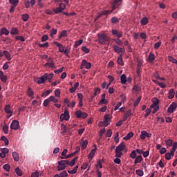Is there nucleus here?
<instances>
[{"label":"nucleus","instance_id":"nucleus-1","mask_svg":"<svg viewBox=\"0 0 177 177\" xmlns=\"http://www.w3.org/2000/svg\"><path fill=\"white\" fill-rule=\"evenodd\" d=\"M121 1L122 0H114L112 3H111V10H102L101 12H100V13H101V16H109V15H111L112 12H114V10H115V9H117V8H118V6H120V4H118V3L121 2Z\"/></svg>","mask_w":177,"mask_h":177},{"label":"nucleus","instance_id":"nucleus-2","mask_svg":"<svg viewBox=\"0 0 177 177\" xmlns=\"http://www.w3.org/2000/svg\"><path fill=\"white\" fill-rule=\"evenodd\" d=\"M98 42L101 44V45H106L107 42H110V37L107 36V35L104 33H98Z\"/></svg>","mask_w":177,"mask_h":177},{"label":"nucleus","instance_id":"nucleus-3","mask_svg":"<svg viewBox=\"0 0 177 177\" xmlns=\"http://www.w3.org/2000/svg\"><path fill=\"white\" fill-rule=\"evenodd\" d=\"M64 9H66V4L60 3L59 4V7L55 8V9H54L53 12L56 15H59V13L63 12V10H64Z\"/></svg>","mask_w":177,"mask_h":177},{"label":"nucleus","instance_id":"nucleus-4","mask_svg":"<svg viewBox=\"0 0 177 177\" xmlns=\"http://www.w3.org/2000/svg\"><path fill=\"white\" fill-rule=\"evenodd\" d=\"M60 120H62V121L64 120L65 121H68V120H70V112H68V110H67V109H65L64 113L61 114Z\"/></svg>","mask_w":177,"mask_h":177},{"label":"nucleus","instance_id":"nucleus-5","mask_svg":"<svg viewBox=\"0 0 177 177\" xmlns=\"http://www.w3.org/2000/svg\"><path fill=\"white\" fill-rule=\"evenodd\" d=\"M111 34L117 38H122V31H118L117 29H112Z\"/></svg>","mask_w":177,"mask_h":177},{"label":"nucleus","instance_id":"nucleus-6","mask_svg":"<svg viewBox=\"0 0 177 177\" xmlns=\"http://www.w3.org/2000/svg\"><path fill=\"white\" fill-rule=\"evenodd\" d=\"M113 48L116 53H125V48L124 47H120L117 45H114Z\"/></svg>","mask_w":177,"mask_h":177},{"label":"nucleus","instance_id":"nucleus-7","mask_svg":"<svg viewBox=\"0 0 177 177\" xmlns=\"http://www.w3.org/2000/svg\"><path fill=\"white\" fill-rule=\"evenodd\" d=\"M75 114L77 118H86V117H88V113L82 112L81 111H77L75 112Z\"/></svg>","mask_w":177,"mask_h":177},{"label":"nucleus","instance_id":"nucleus-8","mask_svg":"<svg viewBox=\"0 0 177 177\" xmlns=\"http://www.w3.org/2000/svg\"><path fill=\"white\" fill-rule=\"evenodd\" d=\"M19 121L18 120H13L10 124V129H14V130H17L19 127Z\"/></svg>","mask_w":177,"mask_h":177},{"label":"nucleus","instance_id":"nucleus-9","mask_svg":"<svg viewBox=\"0 0 177 177\" xmlns=\"http://www.w3.org/2000/svg\"><path fill=\"white\" fill-rule=\"evenodd\" d=\"M177 104L175 102H172L171 104L168 107L167 112L170 114L174 113V110H176Z\"/></svg>","mask_w":177,"mask_h":177},{"label":"nucleus","instance_id":"nucleus-10","mask_svg":"<svg viewBox=\"0 0 177 177\" xmlns=\"http://www.w3.org/2000/svg\"><path fill=\"white\" fill-rule=\"evenodd\" d=\"M146 138H151V133H149L146 131H141L140 138L142 140H145V139H146Z\"/></svg>","mask_w":177,"mask_h":177},{"label":"nucleus","instance_id":"nucleus-11","mask_svg":"<svg viewBox=\"0 0 177 177\" xmlns=\"http://www.w3.org/2000/svg\"><path fill=\"white\" fill-rule=\"evenodd\" d=\"M125 149H127V146L124 142H121L118 147H116L115 151L122 152Z\"/></svg>","mask_w":177,"mask_h":177},{"label":"nucleus","instance_id":"nucleus-12","mask_svg":"<svg viewBox=\"0 0 177 177\" xmlns=\"http://www.w3.org/2000/svg\"><path fill=\"white\" fill-rule=\"evenodd\" d=\"M132 115V110L129 109V111H127L124 115L122 121H127L128 120L129 117H131Z\"/></svg>","mask_w":177,"mask_h":177},{"label":"nucleus","instance_id":"nucleus-13","mask_svg":"<svg viewBox=\"0 0 177 177\" xmlns=\"http://www.w3.org/2000/svg\"><path fill=\"white\" fill-rule=\"evenodd\" d=\"M0 80L3 84L8 81V76L5 75L2 71H0Z\"/></svg>","mask_w":177,"mask_h":177},{"label":"nucleus","instance_id":"nucleus-14","mask_svg":"<svg viewBox=\"0 0 177 177\" xmlns=\"http://www.w3.org/2000/svg\"><path fill=\"white\" fill-rule=\"evenodd\" d=\"M44 77L46 81H48V82H52V78H53V73H45Z\"/></svg>","mask_w":177,"mask_h":177},{"label":"nucleus","instance_id":"nucleus-15","mask_svg":"<svg viewBox=\"0 0 177 177\" xmlns=\"http://www.w3.org/2000/svg\"><path fill=\"white\" fill-rule=\"evenodd\" d=\"M54 44H55L56 46H57L59 48V52H61V53H63L64 52V46H63L62 45V44H60L57 41H55Z\"/></svg>","mask_w":177,"mask_h":177},{"label":"nucleus","instance_id":"nucleus-16","mask_svg":"<svg viewBox=\"0 0 177 177\" xmlns=\"http://www.w3.org/2000/svg\"><path fill=\"white\" fill-rule=\"evenodd\" d=\"M3 55L5 56L6 59H7L8 61L12 60V55H10V53L8 50H3Z\"/></svg>","mask_w":177,"mask_h":177},{"label":"nucleus","instance_id":"nucleus-17","mask_svg":"<svg viewBox=\"0 0 177 177\" xmlns=\"http://www.w3.org/2000/svg\"><path fill=\"white\" fill-rule=\"evenodd\" d=\"M4 111L6 114H10V117H12V110H10V105L6 104L4 108Z\"/></svg>","mask_w":177,"mask_h":177},{"label":"nucleus","instance_id":"nucleus-18","mask_svg":"<svg viewBox=\"0 0 177 177\" xmlns=\"http://www.w3.org/2000/svg\"><path fill=\"white\" fill-rule=\"evenodd\" d=\"M66 165L64 163L61 162L60 161L58 162V166H57V171H64L66 169Z\"/></svg>","mask_w":177,"mask_h":177},{"label":"nucleus","instance_id":"nucleus-19","mask_svg":"<svg viewBox=\"0 0 177 177\" xmlns=\"http://www.w3.org/2000/svg\"><path fill=\"white\" fill-rule=\"evenodd\" d=\"M155 59H156V55H154V54H153V53H151V52L149 53V55L148 59H147L148 62L151 63V62H154Z\"/></svg>","mask_w":177,"mask_h":177},{"label":"nucleus","instance_id":"nucleus-20","mask_svg":"<svg viewBox=\"0 0 177 177\" xmlns=\"http://www.w3.org/2000/svg\"><path fill=\"white\" fill-rule=\"evenodd\" d=\"M46 82V80L45 79V75L41 76L40 77H38L37 84H45Z\"/></svg>","mask_w":177,"mask_h":177},{"label":"nucleus","instance_id":"nucleus-21","mask_svg":"<svg viewBox=\"0 0 177 177\" xmlns=\"http://www.w3.org/2000/svg\"><path fill=\"white\" fill-rule=\"evenodd\" d=\"M141 161H143V158L141 156V155L138 156L135 158L134 164H140Z\"/></svg>","mask_w":177,"mask_h":177},{"label":"nucleus","instance_id":"nucleus-22","mask_svg":"<svg viewBox=\"0 0 177 177\" xmlns=\"http://www.w3.org/2000/svg\"><path fill=\"white\" fill-rule=\"evenodd\" d=\"M11 35H19V28H12L10 30Z\"/></svg>","mask_w":177,"mask_h":177},{"label":"nucleus","instance_id":"nucleus-23","mask_svg":"<svg viewBox=\"0 0 177 177\" xmlns=\"http://www.w3.org/2000/svg\"><path fill=\"white\" fill-rule=\"evenodd\" d=\"M96 150H97V148L95 147L91 150L90 153L88 154V159H92L93 157H95V153H96Z\"/></svg>","mask_w":177,"mask_h":177},{"label":"nucleus","instance_id":"nucleus-24","mask_svg":"<svg viewBox=\"0 0 177 177\" xmlns=\"http://www.w3.org/2000/svg\"><path fill=\"white\" fill-rule=\"evenodd\" d=\"M175 97V91H174V88H171L169 91V99H174Z\"/></svg>","mask_w":177,"mask_h":177},{"label":"nucleus","instance_id":"nucleus-25","mask_svg":"<svg viewBox=\"0 0 177 177\" xmlns=\"http://www.w3.org/2000/svg\"><path fill=\"white\" fill-rule=\"evenodd\" d=\"M12 156L15 161H16L17 162H19V160H20V158L19 157V153H17V152L14 151L12 153Z\"/></svg>","mask_w":177,"mask_h":177},{"label":"nucleus","instance_id":"nucleus-26","mask_svg":"<svg viewBox=\"0 0 177 177\" xmlns=\"http://www.w3.org/2000/svg\"><path fill=\"white\" fill-rule=\"evenodd\" d=\"M121 84L123 85L127 84V75L125 74H122L120 77Z\"/></svg>","mask_w":177,"mask_h":177},{"label":"nucleus","instance_id":"nucleus-27","mask_svg":"<svg viewBox=\"0 0 177 177\" xmlns=\"http://www.w3.org/2000/svg\"><path fill=\"white\" fill-rule=\"evenodd\" d=\"M78 160V157H75L71 162H68V165L70 167H74L75 165V162Z\"/></svg>","mask_w":177,"mask_h":177},{"label":"nucleus","instance_id":"nucleus-28","mask_svg":"<svg viewBox=\"0 0 177 177\" xmlns=\"http://www.w3.org/2000/svg\"><path fill=\"white\" fill-rule=\"evenodd\" d=\"M140 23H141L142 26H146L149 23V19H147V17H143L141 19Z\"/></svg>","mask_w":177,"mask_h":177},{"label":"nucleus","instance_id":"nucleus-29","mask_svg":"<svg viewBox=\"0 0 177 177\" xmlns=\"http://www.w3.org/2000/svg\"><path fill=\"white\" fill-rule=\"evenodd\" d=\"M118 64L120 66H124V62L122 61V54H120L119 57H118Z\"/></svg>","mask_w":177,"mask_h":177},{"label":"nucleus","instance_id":"nucleus-30","mask_svg":"<svg viewBox=\"0 0 177 177\" xmlns=\"http://www.w3.org/2000/svg\"><path fill=\"white\" fill-rule=\"evenodd\" d=\"M133 136V132H129L126 136L123 138L124 140H129Z\"/></svg>","mask_w":177,"mask_h":177},{"label":"nucleus","instance_id":"nucleus-31","mask_svg":"<svg viewBox=\"0 0 177 177\" xmlns=\"http://www.w3.org/2000/svg\"><path fill=\"white\" fill-rule=\"evenodd\" d=\"M3 131L6 135L9 133V127H8V124L6 123H4V125L3 126Z\"/></svg>","mask_w":177,"mask_h":177},{"label":"nucleus","instance_id":"nucleus-32","mask_svg":"<svg viewBox=\"0 0 177 177\" xmlns=\"http://www.w3.org/2000/svg\"><path fill=\"white\" fill-rule=\"evenodd\" d=\"M1 31V35H9V30H8L6 28H2Z\"/></svg>","mask_w":177,"mask_h":177},{"label":"nucleus","instance_id":"nucleus-33","mask_svg":"<svg viewBox=\"0 0 177 177\" xmlns=\"http://www.w3.org/2000/svg\"><path fill=\"white\" fill-rule=\"evenodd\" d=\"M27 92H28V95L29 97H33L34 96V91H32V88L29 87L28 88Z\"/></svg>","mask_w":177,"mask_h":177},{"label":"nucleus","instance_id":"nucleus-34","mask_svg":"<svg viewBox=\"0 0 177 177\" xmlns=\"http://www.w3.org/2000/svg\"><path fill=\"white\" fill-rule=\"evenodd\" d=\"M88 146V141L86 140H84L82 142V145H81V147H82V150H85V149H86V147Z\"/></svg>","mask_w":177,"mask_h":177},{"label":"nucleus","instance_id":"nucleus-35","mask_svg":"<svg viewBox=\"0 0 177 177\" xmlns=\"http://www.w3.org/2000/svg\"><path fill=\"white\" fill-rule=\"evenodd\" d=\"M70 50H71V47L67 46L65 50H64V53L65 56H68V53H70Z\"/></svg>","mask_w":177,"mask_h":177},{"label":"nucleus","instance_id":"nucleus-36","mask_svg":"<svg viewBox=\"0 0 177 177\" xmlns=\"http://www.w3.org/2000/svg\"><path fill=\"white\" fill-rule=\"evenodd\" d=\"M50 102H53V103H58L59 100H57L55 96H50L48 97Z\"/></svg>","mask_w":177,"mask_h":177},{"label":"nucleus","instance_id":"nucleus-37","mask_svg":"<svg viewBox=\"0 0 177 177\" xmlns=\"http://www.w3.org/2000/svg\"><path fill=\"white\" fill-rule=\"evenodd\" d=\"M137 157V154H136V151L133 150L131 151V153H130V158H133V160H135Z\"/></svg>","mask_w":177,"mask_h":177},{"label":"nucleus","instance_id":"nucleus-38","mask_svg":"<svg viewBox=\"0 0 177 177\" xmlns=\"http://www.w3.org/2000/svg\"><path fill=\"white\" fill-rule=\"evenodd\" d=\"M140 100H142V97L141 96L138 97L136 99V100L134 102V103H133L134 107H136L138 106V104H139V103H140Z\"/></svg>","mask_w":177,"mask_h":177},{"label":"nucleus","instance_id":"nucleus-39","mask_svg":"<svg viewBox=\"0 0 177 177\" xmlns=\"http://www.w3.org/2000/svg\"><path fill=\"white\" fill-rule=\"evenodd\" d=\"M29 18H30V16L28 15V14H24L21 16V19L23 21H27V20H28Z\"/></svg>","mask_w":177,"mask_h":177},{"label":"nucleus","instance_id":"nucleus-40","mask_svg":"<svg viewBox=\"0 0 177 177\" xmlns=\"http://www.w3.org/2000/svg\"><path fill=\"white\" fill-rule=\"evenodd\" d=\"M169 62H171V63H174V64H177V60L176 59L174 58L172 56L169 55L168 57Z\"/></svg>","mask_w":177,"mask_h":177},{"label":"nucleus","instance_id":"nucleus-41","mask_svg":"<svg viewBox=\"0 0 177 177\" xmlns=\"http://www.w3.org/2000/svg\"><path fill=\"white\" fill-rule=\"evenodd\" d=\"M67 35V30H62V32L59 34V39L63 38Z\"/></svg>","mask_w":177,"mask_h":177},{"label":"nucleus","instance_id":"nucleus-42","mask_svg":"<svg viewBox=\"0 0 177 177\" xmlns=\"http://www.w3.org/2000/svg\"><path fill=\"white\" fill-rule=\"evenodd\" d=\"M1 139L4 142L6 146L9 145V140H8L5 136H1Z\"/></svg>","mask_w":177,"mask_h":177},{"label":"nucleus","instance_id":"nucleus-43","mask_svg":"<svg viewBox=\"0 0 177 177\" xmlns=\"http://www.w3.org/2000/svg\"><path fill=\"white\" fill-rule=\"evenodd\" d=\"M82 42H84V40H82V39L76 41L75 43L74 48H78V46H80V45H81L82 44Z\"/></svg>","mask_w":177,"mask_h":177},{"label":"nucleus","instance_id":"nucleus-44","mask_svg":"<svg viewBox=\"0 0 177 177\" xmlns=\"http://www.w3.org/2000/svg\"><path fill=\"white\" fill-rule=\"evenodd\" d=\"M104 132H106V129L104 128L100 130V138L98 140H102V138H103V135L104 134Z\"/></svg>","mask_w":177,"mask_h":177},{"label":"nucleus","instance_id":"nucleus-45","mask_svg":"<svg viewBox=\"0 0 177 177\" xmlns=\"http://www.w3.org/2000/svg\"><path fill=\"white\" fill-rule=\"evenodd\" d=\"M10 3L13 6H17L19 3V0H9Z\"/></svg>","mask_w":177,"mask_h":177},{"label":"nucleus","instance_id":"nucleus-46","mask_svg":"<svg viewBox=\"0 0 177 177\" xmlns=\"http://www.w3.org/2000/svg\"><path fill=\"white\" fill-rule=\"evenodd\" d=\"M16 41H21V42H24L26 41V39L23 36H16L15 37Z\"/></svg>","mask_w":177,"mask_h":177},{"label":"nucleus","instance_id":"nucleus-47","mask_svg":"<svg viewBox=\"0 0 177 177\" xmlns=\"http://www.w3.org/2000/svg\"><path fill=\"white\" fill-rule=\"evenodd\" d=\"M39 48H49V43L46 42L44 44H38Z\"/></svg>","mask_w":177,"mask_h":177},{"label":"nucleus","instance_id":"nucleus-48","mask_svg":"<svg viewBox=\"0 0 177 177\" xmlns=\"http://www.w3.org/2000/svg\"><path fill=\"white\" fill-rule=\"evenodd\" d=\"M56 34H57V29H55V28H53L50 31V37L51 38H53V35H56Z\"/></svg>","mask_w":177,"mask_h":177},{"label":"nucleus","instance_id":"nucleus-49","mask_svg":"<svg viewBox=\"0 0 177 177\" xmlns=\"http://www.w3.org/2000/svg\"><path fill=\"white\" fill-rule=\"evenodd\" d=\"M167 146H169V147H171V146H172L174 145V141L171 139H169L167 140H166L165 142Z\"/></svg>","mask_w":177,"mask_h":177},{"label":"nucleus","instance_id":"nucleus-50","mask_svg":"<svg viewBox=\"0 0 177 177\" xmlns=\"http://www.w3.org/2000/svg\"><path fill=\"white\" fill-rule=\"evenodd\" d=\"M142 70V66L138 64L137 66L136 73L138 77H140V71Z\"/></svg>","mask_w":177,"mask_h":177},{"label":"nucleus","instance_id":"nucleus-51","mask_svg":"<svg viewBox=\"0 0 177 177\" xmlns=\"http://www.w3.org/2000/svg\"><path fill=\"white\" fill-rule=\"evenodd\" d=\"M99 106H102V104H107V101L106 98H102L100 101L98 102Z\"/></svg>","mask_w":177,"mask_h":177},{"label":"nucleus","instance_id":"nucleus-52","mask_svg":"<svg viewBox=\"0 0 177 177\" xmlns=\"http://www.w3.org/2000/svg\"><path fill=\"white\" fill-rule=\"evenodd\" d=\"M115 157H117L118 158H121L123 154L122 152H120L115 150Z\"/></svg>","mask_w":177,"mask_h":177},{"label":"nucleus","instance_id":"nucleus-53","mask_svg":"<svg viewBox=\"0 0 177 177\" xmlns=\"http://www.w3.org/2000/svg\"><path fill=\"white\" fill-rule=\"evenodd\" d=\"M104 124H107L110 120V115L109 114H106L104 116Z\"/></svg>","mask_w":177,"mask_h":177},{"label":"nucleus","instance_id":"nucleus-54","mask_svg":"<svg viewBox=\"0 0 177 177\" xmlns=\"http://www.w3.org/2000/svg\"><path fill=\"white\" fill-rule=\"evenodd\" d=\"M136 174H137L138 176H143V175H145V173L141 169H137L136 171Z\"/></svg>","mask_w":177,"mask_h":177},{"label":"nucleus","instance_id":"nucleus-55","mask_svg":"<svg viewBox=\"0 0 177 177\" xmlns=\"http://www.w3.org/2000/svg\"><path fill=\"white\" fill-rule=\"evenodd\" d=\"M15 173L17 174V175H18V176H21V175H23L21 170H20L19 167H17L15 169Z\"/></svg>","mask_w":177,"mask_h":177},{"label":"nucleus","instance_id":"nucleus-56","mask_svg":"<svg viewBox=\"0 0 177 177\" xmlns=\"http://www.w3.org/2000/svg\"><path fill=\"white\" fill-rule=\"evenodd\" d=\"M111 23H113V24H115L117 23H118V18H117L116 17H113L111 19Z\"/></svg>","mask_w":177,"mask_h":177},{"label":"nucleus","instance_id":"nucleus-57","mask_svg":"<svg viewBox=\"0 0 177 177\" xmlns=\"http://www.w3.org/2000/svg\"><path fill=\"white\" fill-rule=\"evenodd\" d=\"M51 92H52V90H47L44 91L42 93V97H46V96H48V95H50Z\"/></svg>","mask_w":177,"mask_h":177},{"label":"nucleus","instance_id":"nucleus-58","mask_svg":"<svg viewBox=\"0 0 177 177\" xmlns=\"http://www.w3.org/2000/svg\"><path fill=\"white\" fill-rule=\"evenodd\" d=\"M145 117L146 118V117H149V115H150V113H151V109H149V108H148V109H147L146 110H145Z\"/></svg>","mask_w":177,"mask_h":177},{"label":"nucleus","instance_id":"nucleus-59","mask_svg":"<svg viewBox=\"0 0 177 177\" xmlns=\"http://www.w3.org/2000/svg\"><path fill=\"white\" fill-rule=\"evenodd\" d=\"M118 136H120V134L118 133V132H117L114 137V140L115 142H116V143H118V142H120V138H118Z\"/></svg>","mask_w":177,"mask_h":177},{"label":"nucleus","instance_id":"nucleus-60","mask_svg":"<svg viewBox=\"0 0 177 177\" xmlns=\"http://www.w3.org/2000/svg\"><path fill=\"white\" fill-rule=\"evenodd\" d=\"M87 63H88V62H87L86 60H85V59H83V60L82 61V64H81V67H80L81 70H82V68H84V67H86Z\"/></svg>","mask_w":177,"mask_h":177},{"label":"nucleus","instance_id":"nucleus-61","mask_svg":"<svg viewBox=\"0 0 177 177\" xmlns=\"http://www.w3.org/2000/svg\"><path fill=\"white\" fill-rule=\"evenodd\" d=\"M59 176L60 177H67V176H68V174H67V171H63L62 172H61L59 174Z\"/></svg>","mask_w":177,"mask_h":177},{"label":"nucleus","instance_id":"nucleus-62","mask_svg":"<svg viewBox=\"0 0 177 177\" xmlns=\"http://www.w3.org/2000/svg\"><path fill=\"white\" fill-rule=\"evenodd\" d=\"M113 41L118 44V45H122V41L120 39V38L118 39H113Z\"/></svg>","mask_w":177,"mask_h":177},{"label":"nucleus","instance_id":"nucleus-63","mask_svg":"<svg viewBox=\"0 0 177 177\" xmlns=\"http://www.w3.org/2000/svg\"><path fill=\"white\" fill-rule=\"evenodd\" d=\"M82 52H84V53H89V52H90L89 48H86V46H82Z\"/></svg>","mask_w":177,"mask_h":177},{"label":"nucleus","instance_id":"nucleus-64","mask_svg":"<svg viewBox=\"0 0 177 177\" xmlns=\"http://www.w3.org/2000/svg\"><path fill=\"white\" fill-rule=\"evenodd\" d=\"M55 97H60V90L59 89L55 90Z\"/></svg>","mask_w":177,"mask_h":177}]
</instances>
